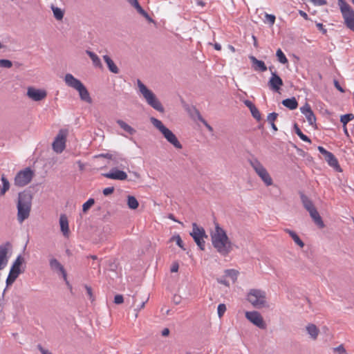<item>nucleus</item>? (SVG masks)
Masks as SVG:
<instances>
[{"instance_id": "obj_17", "label": "nucleus", "mask_w": 354, "mask_h": 354, "mask_svg": "<svg viewBox=\"0 0 354 354\" xmlns=\"http://www.w3.org/2000/svg\"><path fill=\"white\" fill-rule=\"evenodd\" d=\"M301 112L305 115L309 124L315 126L316 124V117L312 111L310 106L308 104H306L304 106L300 109Z\"/></svg>"}, {"instance_id": "obj_23", "label": "nucleus", "mask_w": 354, "mask_h": 354, "mask_svg": "<svg viewBox=\"0 0 354 354\" xmlns=\"http://www.w3.org/2000/svg\"><path fill=\"white\" fill-rule=\"evenodd\" d=\"M50 268L53 270H59L62 274L64 280H66V273L64 268V267L61 265V263L55 259H52L50 260Z\"/></svg>"}, {"instance_id": "obj_29", "label": "nucleus", "mask_w": 354, "mask_h": 354, "mask_svg": "<svg viewBox=\"0 0 354 354\" xmlns=\"http://www.w3.org/2000/svg\"><path fill=\"white\" fill-rule=\"evenodd\" d=\"M127 205L131 209H136L139 206V203L133 196H127Z\"/></svg>"}, {"instance_id": "obj_28", "label": "nucleus", "mask_w": 354, "mask_h": 354, "mask_svg": "<svg viewBox=\"0 0 354 354\" xmlns=\"http://www.w3.org/2000/svg\"><path fill=\"white\" fill-rule=\"evenodd\" d=\"M285 232L291 236V238L293 239V241L297 245H298L301 248H304V242L300 239L299 236L295 232L289 229H286Z\"/></svg>"}, {"instance_id": "obj_33", "label": "nucleus", "mask_w": 354, "mask_h": 354, "mask_svg": "<svg viewBox=\"0 0 354 354\" xmlns=\"http://www.w3.org/2000/svg\"><path fill=\"white\" fill-rule=\"evenodd\" d=\"M225 274L226 277H230L234 283L237 280L239 272L234 269H229L225 271Z\"/></svg>"}, {"instance_id": "obj_30", "label": "nucleus", "mask_w": 354, "mask_h": 354, "mask_svg": "<svg viewBox=\"0 0 354 354\" xmlns=\"http://www.w3.org/2000/svg\"><path fill=\"white\" fill-rule=\"evenodd\" d=\"M86 53L91 59L93 64L95 66L102 68V63L100 59L96 54L89 50H87Z\"/></svg>"}, {"instance_id": "obj_12", "label": "nucleus", "mask_w": 354, "mask_h": 354, "mask_svg": "<svg viewBox=\"0 0 354 354\" xmlns=\"http://www.w3.org/2000/svg\"><path fill=\"white\" fill-rule=\"evenodd\" d=\"M68 131L66 129L59 130L54 142H53V149L56 153H62L66 147V137Z\"/></svg>"}, {"instance_id": "obj_19", "label": "nucleus", "mask_w": 354, "mask_h": 354, "mask_svg": "<svg viewBox=\"0 0 354 354\" xmlns=\"http://www.w3.org/2000/svg\"><path fill=\"white\" fill-rule=\"evenodd\" d=\"M8 245H0V270H3L8 262Z\"/></svg>"}, {"instance_id": "obj_4", "label": "nucleus", "mask_w": 354, "mask_h": 354, "mask_svg": "<svg viewBox=\"0 0 354 354\" xmlns=\"http://www.w3.org/2000/svg\"><path fill=\"white\" fill-rule=\"evenodd\" d=\"M150 120L153 125L159 130V131L162 134L167 142H169L178 149H182L183 146L178 140L176 135L171 131L167 129L160 120L155 118H151Z\"/></svg>"}, {"instance_id": "obj_56", "label": "nucleus", "mask_w": 354, "mask_h": 354, "mask_svg": "<svg viewBox=\"0 0 354 354\" xmlns=\"http://www.w3.org/2000/svg\"><path fill=\"white\" fill-rule=\"evenodd\" d=\"M169 334V328H166L162 330V336H167Z\"/></svg>"}, {"instance_id": "obj_47", "label": "nucleus", "mask_w": 354, "mask_h": 354, "mask_svg": "<svg viewBox=\"0 0 354 354\" xmlns=\"http://www.w3.org/2000/svg\"><path fill=\"white\" fill-rule=\"evenodd\" d=\"M132 6H133L138 11L141 6H140L138 0H127Z\"/></svg>"}, {"instance_id": "obj_34", "label": "nucleus", "mask_w": 354, "mask_h": 354, "mask_svg": "<svg viewBox=\"0 0 354 354\" xmlns=\"http://www.w3.org/2000/svg\"><path fill=\"white\" fill-rule=\"evenodd\" d=\"M276 56L277 57V60L283 64H287L288 62V59L286 58L285 54L283 53V51L279 48L276 52Z\"/></svg>"}, {"instance_id": "obj_44", "label": "nucleus", "mask_w": 354, "mask_h": 354, "mask_svg": "<svg viewBox=\"0 0 354 354\" xmlns=\"http://www.w3.org/2000/svg\"><path fill=\"white\" fill-rule=\"evenodd\" d=\"M138 12L140 13L142 16H143L149 22L153 23V20L149 17L147 12L142 9V8H140L138 10Z\"/></svg>"}, {"instance_id": "obj_52", "label": "nucleus", "mask_w": 354, "mask_h": 354, "mask_svg": "<svg viewBox=\"0 0 354 354\" xmlns=\"http://www.w3.org/2000/svg\"><path fill=\"white\" fill-rule=\"evenodd\" d=\"M317 26L324 34L326 33L327 30L324 28V25L322 24L318 23V24H317Z\"/></svg>"}, {"instance_id": "obj_58", "label": "nucleus", "mask_w": 354, "mask_h": 354, "mask_svg": "<svg viewBox=\"0 0 354 354\" xmlns=\"http://www.w3.org/2000/svg\"><path fill=\"white\" fill-rule=\"evenodd\" d=\"M245 105L250 109V107L255 106L250 101H245Z\"/></svg>"}, {"instance_id": "obj_51", "label": "nucleus", "mask_w": 354, "mask_h": 354, "mask_svg": "<svg viewBox=\"0 0 354 354\" xmlns=\"http://www.w3.org/2000/svg\"><path fill=\"white\" fill-rule=\"evenodd\" d=\"M178 268H179V265L177 262H174L172 263L171 265V272H178Z\"/></svg>"}, {"instance_id": "obj_10", "label": "nucleus", "mask_w": 354, "mask_h": 354, "mask_svg": "<svg viewBox=\"0 0 354 354\" xmlns=\"http://www.w3.org/2000/svg\"><path fill=\"white\" fill-rule=\"evenodd\" d=\"M24 260L22 257L18 256L17 257L10 268V272L7 277V286L12 285L15 281L19 275L22 272L21 270V266L24 263Z\"/></svg>"}, {"instance_id": "obj_54", "label": "nucleus", "mask_w": 354, "mask_h": 354, "mask_svg": "<svg viewBox=\"0 0 354 354\" xmlns=\"http://www.w3.org/2000/svg\"><path fill=\"white\" fill-rule=\"evenodd\" d=\"M86 290L87 292L88 295L89 296L90 299H93V293H92V289L91 287L86 286Z\"/></svg>"}, {"instance_id": "obj_26", "label": "nucleus", "mask_w": 354, "mask_h": 354, "mask_svg": "<svg viewBox=\"0 0 354 354\" xmlns=\"http://www.w3.org/2000/svg\"><path fill=\"white\" fill-rule=\"evenodd\" d=\"M282 104L290 110L296 109L298 106V102L295 97L283 100Z\"/></svg>"}, {"instance_id": "obj_64", "label": "nucleus", "mask_w": 354, "mask_h": 354, "mask_svg": "<svg viewBox=\"0 0 354 354\" xmlns=\"http://www.w3.org/2000/svg\"><path fill=\"white\" fill-rule=\"evenodd\" d=\"M145 302H142V304H141V306H140V308H139V310H140V309L143 308L145 307Z\"/></svg>"}, {"instance_id": "obj_49", "label": "nucleus", "mask_w": 354, "mask_h": 354, "mask_svg": "<svg viewBox=\"0 0 354 354\" xmlns=\"http://www.w3.org/2000/svg\"><path fill=\"white\" fill-rule=\"evenodd\" d=\"M114 192L113 187H106L103 189V194L104 196H108Z\"/></svg>"}, {"instance_id": "obj_14", "label": "nucleus", "mask_w": 354, "mask_h": 354, "mask_svg": "<svg viewBox=\"0 0 354 354\" xmlns=\"http://www.w3.org/2000/svg\"><path fill=\"white\" fill-rule=\"evenodd\" d=\"M245 317L252 322L254 325L257 326L259 328L264 329L266 327V324L263 321V317L257 311H250L245 313Z\"/></svg>"}, {"instance_id": "obj_32", "label": "nucleus", "mask_w": 354, "mask_h": 354, "mask_svg": "<svg viewBox=\"0 0 354 354\" xmlns=\"http://www.w3.org/2000/svg\"><path fill=\"white\" fill-rule=\"evenodd\" d=\"M301 201L302 203L304 206V207L306 209L308 212L312 210L313 209H315V207L314 206L313 203L310 200L308 199V198L304 195L301 196Z\"/></svg>"}, {"instance_id": "obj_60", "label": "nucleus", "mask_w": 354, "mask_h": 354, "mask_svg": "<svg viewBox=\"0 0 354 354\" xmlns=\"http://www.w3.org/2000/svg\"><path fill=\"white\" fill-rule=\"evenodd\" d=\"M220 283L224 284L226 286H229V283L225 281V280H218V281Z\"/></svg>"}, {"instance_id": "obj_1", "label": "nucleus", "mask_w": 354, "mask_h": 354, "mask_svg": "<svg viewBox=\"0 0 354 354\" xmlns=\"http://www.w3.org/2000/svg\"><path fill=\"white\" fill-rule=\"evenodd\" d=\"M210 236L214 248L221 256L227 257L234 250V244L218 223H215V228L211 232Z\"/></svg>"}, {"instance_id": "obj_43", "label": "nucleus", "mask_w": 354, "mask_h": 354, "mask_svg": "<svg viewBox=\"0 0 354 354\" xmlns=\"http://www.w3.org/2000/svg\"><path fill=\"white\" fill-rule=\"evenodd\" d=\"M333 351L335 354H348L342 344L338 346L337 347L333 348Z\"/></svg>"}, {"instance_id": "obj_13", "label": "nucleus", "mask_w": 354, "mask_h": 354, "mask_svg": "<svg viewBox=\"0 0 354 354\" xmlns=\"http://www.w3.org/2000/svg\"><path fill=\"white\" fill-rule=\"evenodd\" d=\"M26 95L30 100L35 102H39L44 100L46 97L47 92L44 89L29 86L27 88Z\"/></svg>"}, {"instance_id": "obj_45", "label": "nucleus", "mask_w": 354, "mask_h": 354, "mask_svg": "<svg viewBox=\"0 0 354 354\" xmlns=\"http://www.w3.org/2000/svg\"><path fill=\"white\" fill-rule=\"evenodd\" d=\"M12 66V62L8 59H0V66L3 68H11Z\"/></svg>"}, {"instance_id": "obj_57", "label": "nucleus", "mask_w": 354, "mask_h": 354, "mask_svg": "<svg viewBox=\"0 0 354 354\" xmlns=\"http://www.w3.org/2000/svg\"><path fill=\"white\" fill-rule=\"evenodd\" d=\"M203 122L204 123V124L205 125V127L209 131H213L212 127L208 123H207L205 120H203Z\"/></svg>"}, {"instance_id": "obj_16", "label": "nucleus", "mask_w": 354, "mask_h": 354, "mask_svg": "<svg viewBox=\"0 0 354 354\" xmlns=\"http://www.w3.org/2000/svg\"><path fill=\"white\" fill-rule=\"evenodd\" d=\"M319 151L324 156V158L326 161L328 162V164L337 169L339 168V165L338 163L337 159L335 158V156L330 151L326 150L323 147L319 146L318 147Z\"/></svg>"}, {"instance_id": "obj_2", "label": "nucleus", "mask_w": 354, "mask_h": 354, "mask_svg": "<svg viewBox=\"0 0 354 354\" xmlns=\"http://www.w3.org/2000/svg\"><path fill=\"white\" fill-rule=\"evenodd\" d=\"M32 196L28 193H19L17 203V220L21 223L28 218L31 210Z\"/></svg>"}, {"instance_id": "obj_5", "label": "nucleus", "mask_w": 354, "mask_h": 354, "mask_svg": "<svg viewBox=\"0 0 354 354\" xmlns=\"http://www.w3.org/2000/svg\"><path fill=\"white\" fill-rule=\"evenodd\" d=\"M137 83L139 91L145 99L147 104L154 109L160 112H163L164 109L156 95L151 90L148 89L140 80H138Z\"/></svg>"}, {"instance_id": "obj_48", "label": "nucleus", "mask_w": 354, "mask_h": 354, "mask_svg": "<svg viewBox=\"0 0 354 354\" xmlns=\"http://www.w3.org/2000/svg\"><path fill=\"white\" fill-rule=\"evenodd\" d=\"M123 301H124V299H123L122 295H117L115 296V297H114V302L116 304H121L123 303Z\"/></svg>"}, {"instance_id": "obj_27", "label": "nucleus", "mask_w": 354, "mask_h": 354, "mask_svg": "<svg viewBox=\"0 0 354 354\" xmlns=\"http://www.w3.org/2000/svg\"><path fill=\"white\" fill-rule=\"evenodd\" d=\"M1 180L2 183V186L0 188V195L3 196L10 189V183L8 180L6 178L4 174L1 175Z\"/></svg>"}, {"instance_id": "obj_40", "label": "nucleus", "mask_w": 354, "mask_h": 354, "mask_svg": "<svg viewBox=\"0 0 354 354\" xmlns=\"http://www.w3.org/2000/svg\"><path fill=\"white\" fill-rule=\"evenodd\" d=\"M53 11L54 17L57 20L62 19V18L64 17V13H63L62 10L60 8H53Z\"/></svg>"}, {"instance_id": "obj_37", "label": "nucleus", "mask_w": 354, "mask_h": 354, "mask_svg": "<svg viewBox=\"0 0 354 354\" xmlns=\"http://www.w3.org/2000/svg\"><path fill=\"white\" fill-rule=\"evenodd\" d=\"M265 19L263 20L264 23L268 24L270 26H273L275 23L276 17L274 15H270L265 12Z\"/></svg>"}, {"instance_id": "obj_18", "label": "nucleus", "mask_w": 354, "mask_h": 354, "mask_svg": "<svg viewBox=\"0 0 354 354\" xmlns=\"http://www.w3.org/2000/svg\"><path fill=\"white\" fill-rule=\"evenodd\" d=\"M104 176L109 179L119 180H124L127 178V174L124 171L118 169H111L110 172L104 174Z\"/></svg>"}, {"instance_id": "obj_55", "label": "nucleus", "mask_w": 354, "mask_h": 354, "mask_svg": "<svg viewBox=\"0 0 354 354\" xmlns=\"http://www.w3.org/2000/svg\"><path fill=\"white\" fill-rule=\"evenodd\" d=\"M299 15H300L303 18H304L306 20H308V15H307L305 12H304V11H302V10H299Z\"/></svg>"}, {"instance_id": "obj_53", "label": "nucleus", "mask_w": 354, "mask_h": 354, "mask_svg": "<svg viewBox=\"0 0 354 354\" xmlns=\"http://www.w3.org/2000/svg\"><path fill=\"white\" fill-rule=\"evenodd\" d=\"M38 348H39V350L41 351V353L42 354H52V353H51V352H50V351H48V350L44 349V348L41 346H40V345H39V346H38Z\"/></svg>"}, {"instance_id": "obj_38", "label": "nucleus", "mask_w": 354, "mask_h": 354, "mask_svg": "<svg viewBox=\"0 0 354 354\" xmlns=\"http://www.w3.org/2000/svg\"><path fill=\"white\" fill-rule=\"evenodd\" d=\"M95 203V201L93 198H89L86 203H84L82 205V211L84 212H86Z\"/></svg>"}, {"instance_id": "obj_11", "label": "nucleus", "mask_w": 354, "mask_h": 354, "mask_svg": "<svg viewBox=\"0 0 354 354\" xmlns=\"http://www.w3.org/2000/svg\"><path fill=\"white\" fill-rule=\"evenodd\" d=\"M32 176L33 172L30 168L20 171L15 178V185L18 187H24L31 181Z\"/></svg>"}, {"instance_id": "obj_22", "label": "nucleus", "mask_w": 354, "mask_h": 354, "mask_svg": "<svg viewBox=\"0 0 354 354\" xmlns=\"http://www.w3.org/2000/svg\"><path fill=\"white\" fill-rule=\"evenodd\" d=\"M312 219L315 222V223L319 227V228H324L325 227V225L322 221V217L320 216L319 212H317V209H313L312 210L308 212Z\"/></svg>"}, {"instance_id": "obj_35", "label": "nucleus", "mask_w": 354, "mask_h": 354, "mask_svg": "<svg viewBox=\"0 0 354 354\" xmlns=\"http://www.w3.org/2000/svg\"><path fill=\"white\" fill-rule=\"evenodd\" d=\"M295 133L300 138V139H301L304 142H307L309 143L311 142L310 139L307 136H306L305 134H304L302 133V131L298 127L297 124H295Z\"/></svg>"}, {"instance_id": "obj_24", "label": "nucleus", "mask_w": 354, "mask_h": 354, "mask_svg": "<svg viewBox=\"0 0 354 354\" xmlns=\"http://www.w3.org/2000/svg\"><path fill=\"white\" fill-rule=\"evenodd\" d=\"M103 59L104 62L106 63L107 66L111 72L115 74H118L119 73V69L118 66L115 64L114 62L111 59L109 56L104 55Z\"/></svg>"}, {"instance_id": "obj_46", "label": "nucleus", "mask_w": 354, "mask_h": 354, "mask_svg": "<svg viewBox=\"0 0 354 354\" xmlns=\"http://www.w3.org/2000/svg\"><path fill=\"white\" fill-rule=\"evenodd\" d=\"M277 116H278V114L277 113H270L268 117H267V120L268 122L270 124V123H273L274 122V121L277 120Z\"/></svg>"}, {"instance_id": "obj_36", "label": "nucleus", "mask_w": 354, "mask_h": 354, "mask_svg": "<svg viewBox=\"0 0 354 354\" xmlns=\"http://www.w3.org/2000/svg\"><path fill=\"white\" fill-rule=\"evenodd\" d=\"M354 119V115L352 113L345 114L340 117V122L343 126H346L348 122Z\"/></svg>"}, {"instance_id": "obj_21", "label": "nucleus", "mask_w": 354, "mask_h": 354, "mask_svg": "<svg viewBox=\"0 0 354 354\" xmlns=\"http://www.w3.org/2000/svg\"><path fill=\"white\" fill-rule=\"evenodd\" d=\"M59 224H60L61 231L63 233L64 236L66 237H68L69 234H70V230H69L68 218L66 215L62 214L60 216Z\"/></svg>"}, {"instance_id": "obj_8", "label": "nucleus", "mask_w": 354, "mask_h": 354, "mask_svg": "<svg viewBox=\"0 0 354 354\" xmlns=\"http://www.w3.org/2000/svg\"><path fill=\"white\" fill-rule=\"evenodd\" d=\"M247 300L257 308H263L266 304V292L259 289H251L247 295Z\"/></svg>"}, {"instance_id": "obj_41", "label": "nucleus", "mask_w": 354, "mask_h": 354, "mask_svg": "<svg viewBox=\"0 0 354 354\" xmlns=\"http://www.w3.org/2000/svg\"><path fill=\"white\" fill-rule=\"evenodd\" d=\"M250 111L252 116L258 121H259L261 119V113L256 106L250 107Z\"/></svg>"}, {"instance_id": "obj_25", "label": "nucleus", "mask_w": 354, "mask_h": 354, "mask_svg": "<svg viewBox=\"0 0 354 354\" xmlns=\"http://www.w3.org/2000/svg\"><path fill=\"white\" fill-rule=\"evenodd\" d=\"M306 330L312 339H316L319 333L318 328L313 324H309L306 326Z\"/></svg>"}, {"instance_id": "obj_63", "label": "nucleus", "mask_w": 354, "mask_h": 354, "mask_svg": "<svg viewBox=\"0 0 354 354\" xmlns=\"http://www.w3.org/2000/svg\"><path fill=\"white\" fill-rule=\"evenodd\" d=\"M344 131L346 135H348V130L346 126H344Z\"/></svg>"}, {"instance_id": "obj_6", "label": "nucleus", "mask_w": 354, "mask_h": 354, "mask_svg": "<svg viewBox=\"0 0 354 354\" xmlns=\"http://www.w3.org/2000/svg\"><path fill=\"white\" fill-rule=\"evenodd\" d=\"M346 26L354 32V10L345 0H337Z\"/></svg>"}, {"instance_id": "obj_59", "label": "nucleus", "mask_w": 354, "mask_h": 354, "mask_svg": "<svg viewBox=\"0 0 354 354\" xmlns=\"http://www.w3.org/2000/svg\"><path fill=\"white\" fill-rule=\"evenodd\" d=\"M214 48L217 50H220L221 49V46L219 44H215Z\"/></svg>"}, {"instance_id": "obj_9", "label": "nucleus", "mask_w": 354, "mask_h": 354, "mask_svg": "<svg viewBox=\"0 0 354 354\" xmlns=\"http://www.w3.org/2000/svg\"><path fill=\"white\" fill-rule=\"evenodd\" d=\"M190 235L194 239V241L201 250H205V239L207 238L205 231L203 227H198L196 223L192 224V231Z\"/></svg>"}, {"instance_id": "obj_3", "label": "nucleus", "mask_w": 354, "mask_h": 354, "mask_svg": "<svg viewBox=\"0 0 354 354\" xmlns=\"http://www.w3.org/2000/svg\"><path fill=\"white\" fill-rule=\"evenodd\" d=\"M64 82L68 86L73 88L78 92L80 97L82 101L88 104L92 103V98L87 88L80 80L75 78L72 74L67 73L64 77Z\"/></svg>"}, {"instance_id": "obj_31", "label": "nucleus", "mask_w": 354, "mask_h": 354, "mask_svg": "<svg viewBox=\"0 0 354 354\" xmlns=\"http://www.w3.org/2000/svg\"><path fill=\"white\" fill-rule=\"evenodd\" d=\"M117 123L119 124V126L125 131L129 133L131 135H133L135 133L136 131L134 129H133L131 126H129L128 124H127L125 122L121 120H118L117 121Z\"/></svg>"}, {"instance_id": "obj_39", "label": "nucleus", "mask_w": 354, "mask_h": 354, "mask_svg": "<svg viewBox=\"0 0 354 354\" xmlns=\"http://www.w3.org/2000/svg\"><path fill=\"white\" fill-rule=\"evenodd\" d=\"M170 241H175L176 243L182 249L185 250L184 248V245H183V242L180 236V235H175V236H173L171 239H170Z\"/></svg>"}, {"instance_id": "obj_62", "label": "nucleus", "mask_w": 354, "mask_h": 354, "mask_svg": "<svg viewBox=\"0 0 354 354\" xmlns=\"http://www.w3.org/2000/svg\"><path fill=\"white\" fill-rule=\"evenodd\" d=\"M169 218L174 221H177L172 214L169 215Z\"/></svg>"}, {"instance_id": "obj_15", "label": "nucleus", "mask_w": 354, "mask_h": 354, "mask_svg": "<svg viewBox=\"0 0 354 354\" xmlns=\"http://www.w3.org/2000/svg\"><path fill=\"white\" fill-rule=\"evenodd\" d=\"M269 69L271 71V77L268 81V86L272 91L279 92L283 86V81L276 72L272 71V67H270Z\"/></svg>"}, {"instance_id": "obj_61", "label": "nucleus", "mask_w": 354, "mask_h": 354, "mask_svg": "<svg viewBox=\"0 0 354 354\" xmlns=\"http://www.w3.org/2000/svg\"><path fill=\"white\" fill-rule=\"evenodd\" d=\"M270 124H271L272 128L273 129L274 131H277V128L276 125L274 124V122L270 123Z\"/></svg>"}, {"instance_id": "obj_50", "label": "nucleus", "mask_w": 354, "mask_h": 354, "mask_svg": "<svg viewBox=\"0 0 354 354\" xmlns=\"http://www.w3.org/2000/svg\"><path fill=\"white\" fill-rule=\"evenodd\" d=\"M315 6H324L327 3L326 0H309Z\"/></svg>"}, {"instance_id": "obj_20", "label": "nucleus", "mask_w": 354, "mask_h": 354, "mask_svg": "<svg viewBox=\"0 0 354 354\" xmlns=\"http://www.w3.org/2000/svg\"><path fill=\"white\" fill-rule=\"evenodd\" d=\"M252 68L255 71L265 72L267 71V66L264 62L257 59L254 56L250 55L249 57Z\"/></svg>"}, {"instance_id": "obj_42", "label": "nucleus", "mask_w": 354, "mask_h": 354, "mask_svg": "<svg viewBox=\"0 0 354 354\" xmlns=\"http://www.w3.org/2000/svg\"><path fill=\"white\" fill-rule=\"evenodd\" d=\"M227 310V308H226V306L225 304H220L218 306V308H217V313H218V316L221 318L223 315L225 314V311Z\"/></svg>"}, {"instance_id": "obj_7", "label": "nucleus", "mask_w": 354, "mask_h": 354, "mask_svg": "<svg viewBox=\"0 0 354 354\" xmlns=\"http://www.w3.org/2000/svg\"><path fill=\"white\" fill-rule=\"evenodd\" d=\"M250 164L266 186H270L272 185L273 181L270 175L258 159L253 158L250 160Z\"/></svg>"}]
</instances>
